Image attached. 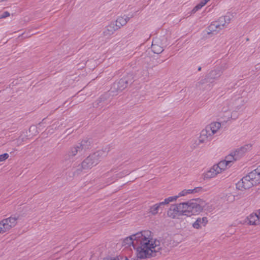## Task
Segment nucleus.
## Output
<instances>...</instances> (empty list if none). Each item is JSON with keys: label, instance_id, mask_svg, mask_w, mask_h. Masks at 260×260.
<instances>
[{"label": "nucleus", "instance_id": "nucleus-22", "mask_svg": "<svg viewBox=\"0 0 260 260\" xmlns=\"http://www.w3.org/2000/svg\"><path fill=\"white\" fill-rule=\"evenodd\" d=\"M222 28L219 24V23L217 21L213 22L208 27V34L212 33L213 32H218L219 30L222 29Z\"/></svg>", "mask_w": 260, "mask_h": 260}, {"label": "nucleus", "instance_id": "nucleus-33", "mask_svg": "<svg viewBox=\"0 0 260 260\" xmlns=\"http://www.w3.org/2000/svg\"><path fill=\"white\" fill-rule=\"evenodd\" d=\"M115 170H116V169H115V168L112 169L109 172H108L107 175H109L113 172H115Z\"/></svg>", "mask_w": 260, "mask_h": 260}, {"label": "nucleus", "instance_id": "nucleus-6", "mask_svg": "<svg viewBox=\"0 0 260 260\" xmlns=\"http://www.w3.org/2000/svg\"><path fill=\"white\" fill-rule=\"evenodd\" d=\"M213 138V137L211 135L210 132L205 127L201 131L198 140L194 143V147H199L203 144L211 141Z\"/></svg>", "mask_w": 260, "mask_h": 260}, {"label": "nucleus", "instance_id": "nucleus-25", "mask_svg": "<svg viewBox=\"0 0 260 260\" xmlns=\"http://www.w3.org/2000/svg\"><path fill=\"white\" fill-rule=\"evenodd\" d=\"M218 22L219 23V24L221 25L222 28L226 26L227 25V23L225 21V20H224L223 17H220L218 19Z\"/></svg>", "mask_w": 260, "mask_h": 260}, {"label": "nucleus", "instance_id": "nucleus-9", "mask_svg": "<svg viewBox=\"0 0 260 260\" xmlns=\"http://www.w3.org/2000/svg\"><path fill=\"white\" fill-rule=\"evenodd\" d=\"M167 215L172 218L183 215L182 203L171 205L167 212Z\"/></svg>", "mask_w": 260, "mask_h": 260}, {"label": "nucleus", "instance_id": "nucleus-27", "mask_svg": "<svg viewBox=\"0 0 260 260\" xmlns=\"http://www.w3.org/2000/svg\"><path fill=\"white\" fill-rule=\"evenodd\" d=\"M223 18L228 24L230 22L232 19V15L230 14H228L225 16H223Z\"/></svg>", "mask_w": 260, "mask_h": 260}, {"label": "nucleus", "instance_id": "nucleus-17", "mask_svg": "<svg viewBox=\"0 0 260 260\" xmlns=\"http://www.w3.org/2000/svg\"><path fill=\"white\" fill-rule=\"evenodd\" d=\"M136 235L137 233L124 238L122 241V246L127 247L132 245L134 248L137 249V242H136L137 239L135 238Z\"/></svg>", "mask_w": 260, "mask_h": 260}, {"label": "nucleus", "instance_id": "nucleus-28", "mask_svg": "<svg viewBox=\"0 0 260 260\" xmlns=\"http://www.w3.org/2000/svg\"><path fill=\"white\" fill-rule=\"evenodd\" d=\"M9 157V154L8 153H4L0 155V162H2Z\"/></svg>", "mask_w": 260, "mask_h": 260}, {"label": "nucleus", "instance_id": "nucleus-12", "mask_svg": "<svg viewBox=\"0 0 260 260\" xmlns=\"http://www.w3.org/2000/svg\"><path fill=\"white\" fill-rule=\"evenodd\" d=\"M164 46L160 39L157 38L153 39L151 45L152 51L154 53L160 54L164 51Z\"/></svg>", "mask_w": 260, "mask_h": 260}, {"label": "nucleus", "instance_id": "nucleus-19", "mask_svg": "<svg viewBox=\"0 0 260 260\" xmlns=\"http://www.w3.org/2000/svg\"><path fill=\"white\" fill-rule=\"evenodd\" d=\"M118 28L114 22H111L108 25H107L103 31L104 36H110L113 35L114 32L118 30Z\"/></svg>", "mask_w": 260, "mask_h": 260}, {"label": "nucleus", "instance_id": "nucleus-11", "mask_svg": "<svg viewBox=\"0 0 260 260\" xmlns=\"http://www.w3.org/2000/svg\"><path fill=\"white\" fill-rule=\"evenodd\" d=\"M240 223L242 224L247 223L250 225L260 224V212L251 213L245 218L243 222H240Z\"/></svg>", "mask_w": 260, "mask_h": 260}, {"label": "nucleus", "instance_id": "nucleus-29", "mask_svg": "<svg viewBox=\"0 0 260 260\" xmlns=\"http://www.w3.org/2000/svg\"><path fill=\"white\" fill-rule=\"evenodd\" d=\"M9 16L10 13L6 11L0 16V19L5 18Z\"/></svg>", "mask_w": 260, "mask_h": 260}, {"label": "nucleus", "instance_id": "nucleus-24", "mask_svg": "<svg viewBox=\"0 0 260 260\" xmlns=\"http://www.w3.org/2000/svg\"><path fill=\"white\" fill-rule=\"evenodd\" d=\"M235 159L234 152H233L231 154L225 157V160L228 162V163L231 165V164L233 160H236Z\"/></svg>", "mask_w": 260, "mask_h": 260}, {"label": "nucleus", "instance_id": "nucleus-13", "mask_svg": "<svg viewBox=\"0 0 260 260\" xmlns=\"http://www.w3.org/2000/svg\"><path fill=\"white\" fill-rule=\"evenodd\" d=\"M206 128L213 136L217 134L221 128V124L219 122L214 121L206 126Z\"/></svg>", "mask_w": 260, "mask_h": 260}, {"label": "nucleus", "instance_id": "nucleus-34", "mask_svg": "<svg viewBox=\"0 0 260 260\" xmlns=\"http://www.w3.org/2000/svg\"><path fill=\"white\" fill-rule=\"evenodd\" d=\"M201 70V67H199V69H198V70L199 71H200Z\"/></svg>", "mask_w": 260, "mask_h": 260}, {"label": "nucleus", "instance_id": "nucleus-1", "mask_svg": "<svg viewBox=\"0 0 260 260\" xmlns=\"http://www.w3.org/2000/svg\"><path fill=\"white\" fill-rule=\"evenodd\" d=\"M137 256L140 259L148 258L160 254L161 247L160 242L152 238L151 231H143L137 233L136 236Z\"/></svg>", "mask_w": 260, "mask_h": 260}, {"label": "nucleus", "instance_id": "nucleus-16", "mask_svg": "<svg viewBox=\"0 0 260 260\" xmlns=\"http://www.w3.org/2000/svg\"><path fill=\"white\" fill-rule=\"evenodd\" d=\"M254 185L260 183V167L251 171L247 175Z\"/></svg>", "mask_w": 260, "mask_h": 260}, {"label": "nucleus", "instance_id": "nucleus-26", "mask_svg": "<svg viewBox=\"0 0 260 260\" xmlns=\"http://www.w3.org/2000/svg\"><path fill=\"white\" fill-rule=\"evenodd\" d=\"M125 175L123 172H120L115 175V176L113 177L112 180L114 181L117 179L118 178H122Z\"/></svg>", "mask_w": 260, "mask_h": 260}, {"label": "nucleus", "instance_id": "nucleus-15", "mask_svg": "<svg viewBox=\"0 0 260 260\" xmlns=\"http://www.w3.org/2000/svg\"><path fill=\"white\" fill-rule=\"evenodd\" d=\"M202 191V187H196L193 189H184L181 191L177 196H174L175 201L179 197L187 196L189 194H195Z\"/></svg>", "mask_w": 260, "mask_h": 260}, {"label": "nucleus", "instance_id": "nucleus-32", "mask_svg": "<svg viewBox=\"0 0 260 260\" xmlns=\"http://www.w3.org/2000/svg\"><path fill=\"white\" fill-rule=\"evenodd\" d=\"M206 2H204V1H201L199 5L202 8L204 6L206 5Z\"/></svg>", "mask_w": 260, "mask_h": 260}, {"label": "nucleus", "instance_id": "nucleus-14", "mask_svg": "<svg viewBox=\"0 0 260 260\" xmlns=\"http://www.w3.org/2000/svg\"><path fill=\"white\" fill-rule=\"evenodd\" d=\"M251 148L252 145L248 144L241 147L240 148H238L234 151L235 159H239L245 153L250 150Z\"/></svg>", "mask_w": 260, "mask_h": 260}, {"label": "nucleus", "instance_id": "nucleus-36", "mask_svg": "<svg viewBox=\"0 0 260 260\" xmlns=\"http://www.w3.org/2000/svg\"><path fill=\"white\" fill-rule=\"evenodd\" d=\"M259 167H260V166Z\"/></svg>", "mask_w": 260, "mask_h": 260}, {"label": "nucleus", "instance_id": "nucleus-8", "mask_svg": "<svg viewBox=\"0 0 260 260\" xmlns=\"http://www.w3.org/2000/svg\"><path fill=\"white\" fill-rule=\"evenodd\" d=\"M132 82V75L128 74L120 79L113 85V88L117 91H122L125 89L129 82Z\"/></svg>", "mask_w": 260, "mask_h": 260}, {"label": "nucleus", "instance_id": "nucleus-30", "mask_svg": "<svg viewBox=\"0 0 260 260\" xmlns=\"http://www.w3.org/2000/svg\"><path fill=\"white\" fill-rule=\"evenodd\" d=\"M202 7L198 4L192 9V13H196L197 11L201 9Z\"/></svg>", "mask_w": 260, "mask_h": 260}, {"label": "nucleus", "instance_id": "nucleus-23", "mask_svg": "<svg viewBox=\"0 0 260 260\" xmlns=\"http://www.w3.org/2000/svg\"><path fill=\"white\" fill-rule=\"evenodd\" d=\"M215 165L217 168V169L219 170L218 171L219 173H221L222 171L225 170L227 168L228 166H231L225 160H221Z\"/></svg>", "mask_w": 260, "mask_h": 260}, {"label": "nucleus", "instance_id": "nucleus-31", "mask_svg": "<svg viewBox=\"0 0 260 260\" xmlns=\"http://www.w3.org/2000/svg\"><path fill=\"white\" fill-rule=\"evenodd\" d=\"M15 141H16V143L17 146L20 145L23 142V140L20 139H16Z\"/></svg>", "mask_w": 260, "mask_h": 260}, {"label": "nucleus", "instance_id": "nucleus-5", "mask_svg": "<svg viewBox=\"0 0 260 260\" xmlns=\"http://www.w3.org/2000/svg\"><path fill=\"white\" fill-rule=\"evenodd\" d=\"M18 217L11 216L0 221V234L9 231L15 227L17 223Z\"/></svg>", "mask_w": 260, "mask_h": 260}, {"label": "nucleus", "instance_id": "nucleus-10", "mask_svg": "<svg viewBox=\"0 0 260 260\" xmlns=\"http://www.w3.org/2000/svg\"><path fill=\"white\" fill-rule=\"evenodd\" d=\"M254 184L251 181V179L248 175L243 177L236 184L237 188L239 190H243L250 188Z\"/></svg>", "mask_w": 260, "mask_h": 260}, {"label": "nucleus", "instance_id": "nucleus-2", "mask_svg": "<svg viewBox=\"0 0 260 260\" xmlns=\"http://www.w3.org/2000/svg\"><path fill=\"white\" fill-rule=\"evenodd\" d=\"M109 149L107 147L103 148L90 154L79 165L78 168L75 171L74 174L78 175L83 170H90L96 166L100 162L101 159L107 155Z\"/></svg>", "mask_w": 260, "mask_h": 260}, {"label": "nucleus", "instance_id": "nucleus-21", "mask_svg": "<svg viewBox=\"0 0 260 260\" xmlns=\"http://www.w3.org/2000/svg\"><path fill=\"white\" fill-rule=\"evenodd\" d=\"M129 20V17L124 15V16L118 17L116 20L114 21L115 24L118 29L125 25Z\"/></svg>", "mask_w": 260, "mask_h": 260}, {"label": "nucleus", "instance_id": "nucleus-18", "mask_svg": "<svg viewBox=\"0 0 260 260\" xmlns=\"http://www.w3.org/2000/svg\"><path fill=\"white\" fill-rule=\"evenodd\" d=\"M218 170L215 165H213L208 171L203 174L204 179H209L215 177L217 174H220Z\"/></svg>", "mask_w": 260, "mask_h": 260}, {"label": "nucleus", "instance_id": "nucleus-7", "mask_svg": "<svg viewBox=\"0 0 260 260\" xmlns=\"http://www.w3.org/2000/svg\"><path fill=\"white\" fill-rule=\"evenodd\" d=\"M175 201V197H169L165 199L163 202L155 204L149 208V213L153 215L157 214L159 210L162 208V206L169 204L170 202Z\"/></svg>", "mask_w": 260, "mask_h": 260}, {"label": "nucleus", "instance_id": "nucleus-3", "mask_svg": "<svg viewBox=\"0 0 260 260\" xmlns=\"http://www.w3.org/2000/svg\"><path fill=\"white\" fill-rule=\"evenodd\" d=\"M183 208V215L190 216L201 212L205 206V202L201 199L181 203Z\"/></svg>", "mask_w": 260, "mask_h": 260}, {"label": "nucleus", "instance_id": "nucleus-35", "mask_svg": "<svg viewBox=\"0 0 260 260\" xmlns=\"http://www.w3.org/2000/svg\"><path fill=\"white\" fill-rule=\"evenodd\" d=\"M101 100H102V98L100 99V100H99V102L100 103L101 102Z\"/></svg>", "mask_w": 260, "mask_h": 260}, {"label": "nucleus", "instance_id": "nucleus-4", "mask_svg": "<svg viewBox=\"0 0 260 260\" xmlns=\"http://www.w3.org/2000/svg\"><path fill=\"white\" fill-rule=\"evenodd\" d=\"M90 139H85L80 143L71 147L66 154L67 159H72L78 154H82L91 146Z\"/></svg>", "mask_w": 260, "mask_h": 260}, {"label": "nucleus", "instance_id": "nucleus-20", "mask_svg": "<svg viewBox=\"0 0 260 260\" xmlns=\"http://www.w3.org/2000/svg\"><path fill=\"white\" fill-rule=\"evenodd\" d=\"M208 223V219L206 217L198 218L192 224V226L196 229H199L202 226H205Z\"/></svg>", "mask_w": 260, "mask_h": 260}]
</instances>
